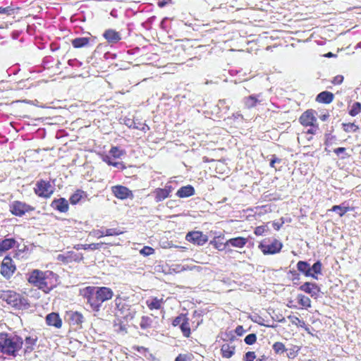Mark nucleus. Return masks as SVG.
I'll use <instances>...</instances> for the list:
<instances>
[{
	"label": "nucleus",
	"mask_w": 361,
	"mask_h": 361,
	"mask_svg": "<svg viewBox=\"0 0 361 361\" xmlns=\"http://www.w3.org/2000/svg\"><path fill=\"white\" fill-rule=\"evenodd\" d=\"M83 291V296L87 300V304L95 312H98L102 304L111 300L114 296L113 290L105 286H87Z\"/></svg>",
	"instance_id": "nucleus-1"
},
{
	"label": "nucleus",
	"mask_w": 361,
	"mask_h": 361,
	"mask_svg": "<svg viewBox=\"0 0 361 361\" xmlns=\"http://www.w3.org/2000/svg\"><path fill=\"white\" fill-rule=\"evenodd\" d=\"M23 345V339L15 334L0 333V352L7 356L16 357Z\"/></svg>",
	"instance_id": "nucleus-2"
},
{
	"label": "nucleus",
	"mask_w": 361,
	"mask_h": 361,
	"mask_svg": "<svg viewBox=\"0 0 361 361\" xmlns=\"http://www.w3.org/2000/svg\"><path fill=\"white\" fill-rule=\"evenodd\" d=\"M54 275L52 271H42L39 269H34L30 273L27 281L45 293H48L54 286L50 281V276Z\"/></svg>",
	"instance_id": "nucleus-3"
},
{
	"label": "nucleus",
	"mask_w": 361,
	"mask_h": 361,
	"mask_svg": "<svg viewBox=\"0 0 361 361\" xmlns=\"http://www.w3.org/2000/svg\"><path fill=\"white\" fill-rule=\"evenodd\" d=\"M0 299L16 310H27L30 303L25 297L11 290H0Z\"/></svg>",
	"instance_id": "nucleus-4"
},
{
	"label": "nucleus",
	"mask_w": 361,
	"mask_h": 361,
	"mask_svg": "<svg viewBox=\"0 0 361 361\" xmlns=\"http://www.w3.org/2000/svg\"><path fill=\"white\" fill-rule=\"evenodd\" d=\"M114 302L118 315L123 319L130 321L135 317L139 307L137 304L130 305L126 301H122L120 298H116Z\"/></svg>",
	"instance_id": "nucleus-5"
},
{
	"label": "nucleus",
	"mask_w": 361,
	"mask_h": 361,
	"mask_svg": "<svg viewBox=\"0 0 361 361\" xmlns=\"http://www.w3.org/2000/svg\"><path fill=\"white\" fill-rule=\"evenodd\" d=\"M282 247L283 243L276 239H274L270 244L262 242L259 245V248L265 255L279 253L281 252Z\"/></svg>",
	"instance_id": "nucleus-6"
},
{
	"label": "nucleus",
	"mask_w": 361,
	"mask_h": 361,
	"mask_svg": "<svg viewBox=\"0 0 361 361\" xmlns=\"http://www.w3.org/2000/svg\"><path fill=\"white\" fill-rule=\"evenodd\" d=\"M34 190L38 196L43 197H50L54 192L50 183L44 180H38Z\"/></svg>",
	"instance_id": "nucleus-7"
},
{
	"label": "nucleus",
	"mask_w": 361,
	"mask_h": 361,
	"mask_svg": "<svg viewBox=\"0 0 361 361\" xmlns=\"http://www.w3.org/2000/svg\"><path fill=\"white\" fill-rule=\"evenodd\" d=\"M9 210L12 214L17 216H22L26 212L33 211L34 207L20 201H14L10 204Z\"/></svg>",
	"instance_id": "nucleus-8"
},
{
	"label": "nucleus",
	"mask_w": 361,
	"mask_h": 361,
	"mask_svg": "<svg viewBox=\"0 0 361 361\" xmlns=\"http://www.w3.org/2000/svg\"><path fill=\"white\" fill-rule=\"evenodd\" d=\"M16 270V265L13 264L12 258L7 255L6 256L1 264V275L8 279L11 277Z\"/></svg>",
	"instance_id": "nucleus-9"
},
{
	"label": "nucleus",
	"mask_w": 361,
	"mask_h": 361,
	"mask_svg": "<svg viewBox=\"0 0 361 361\" xmlns=\"http://www.w3.org/2000/svg\"><path fill=\"white\" fill-rule=\"evenodd\" d=\"M56 259L64 264H68L73 262H79L83 259L82 254L74 251H68L64 254H59Z\"/></svg>",
	"instance_id": "nucleus-10"
},
{
	"label": "nucleus",
	"mask_w": 361,
	"mask_h": 361,
	"mask_svg": "<svg viewBox=\"0 0 361 361\" xmlns=\"http://www.w3.org/2000/svg\"><path fill=\"white\" fill-rule=\"evenodd\" d=\"M185 239L188 242L192 243L197 245H202L208 240L207 236L203 234L201 231L189 232L186 235Z\"/></svg>",
	"instance_id": "nucleus-11"
},
{
	"label": "nucleus",
	"mask_w": 361,
	"mask_h": 361,
	"mask_svg": "<svg viewBox=\"0 0 361 361\" xmlns=\"http://www.w3.org/2000/svg\"><path fill=\"white\" fill-rule=\"evenodd\" d=\"M299 290L309 294L312 298H317L320 292L319 286L312 282H305L299 287Z\"/></svg>",
	"instance_id": "nucleus-12"
},
{
	"label": "nucleus",
	"mask_w": 361,
	"mask_h": 361,
	"mask_svg": "<svg viewBox=\"0 0 361 361\" xmlns=\"http://www.w3.org/2000/svg\"><path fill=\"white\" fill-rule=\"evenodd\" d=\"M71 44L74 48L92 47L95 44V38L92 37H76L71 41Z\"/></svg>",
	"instance_id": "nucleus-13"
},
{
	"label": "nucleus",
	"mask_w": 361,
	"mask_h": 361,
	"mask_svg": "<svg viewBox=\"0 0 361 361\" xmlns=\"http://www.w3.org/2000/svg\"><path fill=\"white\" fill-rule=\"evenodd\" d=\"M111 191L115 197L121 200H125L128 197H133V195L131 190L123 185H115L111 188Z\"/></svg>",
	"instance_id": "nucleus-14"
},
{
	"label": "nucleus",
	"mask_w": 361,
	"mask_h": 361,
	"mask_svg": "<svg viewBox=\"0 0 361 361\" xmlns=\"http://www.w3.org/2000/svg\"><path fill=\"white\" fill-rule=\"evenodd\" d=\"M314 114V111L312 109L305 111L299 118L300 123L305 126H313L314 122L316 121Z\"/></svg>",
	"instance_id": "nucleus-15"
},
{
	"label": "nucleus",
	"mask_w": 361,
	"mask_h": 361,
	"mask_svg": "<svg viewBox=\"0 0 361 361\" xmlns=\"http://www.w3.org/2000/svg\"><path fill=\"white\" fill-rule=\"evenodd\" d=\"M247 243V239L243 237L233 238L228 240L224 244V249H227L230 246L235 247L238 248L243 247Z\"/></svg>",
	"instance_id": "nucleus-16"
},
{
	"label": "nucleus",
	"mask_w": 361,
	"mask_h": 361,
	"mask_svg": "<svg viewBox=\"0 0 361 361\" xmlns=\"http://www.w3.org/2000/svg\"><path fill=\"white\" fill-rule=\"evenodd\" d=\"M19 243L14 238L0 239V254L13 247L18 248Z\"/></svg>",
	"instance_id": "nucleus-17"
},
{
	"label": "nucleus",
	"mask_w": 361,
	"mask_h": 361,
	"mask_svg": "<svg viewBox=\"0 0 361 361\" xmlns=\"http://www.w3.org/2000/svg\"><path fill=\"white\" fill-rule=\"evenodd\" d=\"M103 37L111 44H116L121 39V34L113 29H108L103 33Z\"/></svg>",
	"instance_id": "nucleus-18"
},
{
	"label": "nucleus",
	"mask_w": 361,
	"mask_h": 361,
	"mask_svg": "<svg viewBox=\"0 0 361 361\" xmlns=\"http://www.w3.org/2000/svg\"><path fill=\"white\" fill-rule=\"evenodd\" d=\"M25 341V348H24V355H27V354L31 353L36 346L37 337V336H26L24 339Z\"/></svg>",
	"instance_id": "nucleus-19"
},
{
	"label": "nucleus",
	"mask_w": 361,
	"mask_h": 361,
	"mask_svg": "<svg viewBox=\"0 0 361 361\" xmlns=\"http://www.w3.org/2000/svg\"><path fill=\"white\" fill-rule=\"evenodd\" d=\"M66 317L71 325L79 326L84 322L83 315L79 312H68L66 313Z\"/></svg>",
	"instance_id": "nucleus-20"
},
{
	"label": "nucleus",
	"mask_w": 361,
	"mask_h": 361,
	"mask_svg": "<svg viewBox=\"0 0 361 361\" xmlns=\"http://www.w3.org/2000/svg\"><path fill=\"white\" fill-rule=\"evenodd\" d=\"M51 206L60 212H66L68 210V201L63 197L54 200Z\"/></svg>",
	"instance_id": "nucleus-21"
},
{
	"label": "nucleus",
	"mask_w": 361,
	"mask_h": 361,
	"mask_svg": "<svg viewBox=\"0 0 361 361\" xmlns=\"http://www.w3.org/2000/svg\"><path fill=\"white\" fill-rule=\"evenodd\" d=\"M104 245H116L115 243H91V244H77L74 245L73 248L79 250L80 249L83 250H99Z\"/></svg>",
	"instance_id": "nucleus-22"
},
{
	"label": "nucleus",
	"mask_w": 361,
	"mask_h": 361,
	"mask_svg": "<svg viewBox=\"0 0 361 361\" xmlns=\"http://www.w3.org/2000/svg\"><path fill=\"white\" fill-rule=\"evenodd\" d=\"M46 322L49 326H53L56 328H61L62 326V321L58 313L51 312L48 314L46 317Z\"/></svg>",
	"instance_id": "nucleus-23"
},
{
	"label": "nucleus",
	"mask_w": 361,
	"mask_h": 361,
	"mask_svg": "<svg viewBox=\"0 0 361 361\" xmlns=\"http://www.w3.org/2000/svg\"><path fill=\"white\" fill-rule=\"evenodd\" d=\"M123 233V231L120 228H106V229H99L96 231V235L98 238H102L104 236H114V235H119Z\"/></svg>",
	"instance_id": "nucleus-24"
},
{
	"label": "nucleus",
	"mask_w": 361,
	"mask_h": 361,
	"mask_svg": "<svg viewBox=\"0 0 361 361\" xmlns=\"http://www.w3.org/2000/svg\"><path fill=\"white\" fill-rule=\"evenodd\" d=\"M334 98L332 92L329 91H323L317 94L316 101L322 104H330Z\"/></svg>",
	"instance_id": "nucleus-25"
},
{
	"label": "nucleus",
	"mask_w": 361,
	"mask_h": 361,
	"mask_svg": "<svg viewBox=\"0 0 361 361\" xmlns=\"http://www.w3.org/2000/svg\"><path fill=\"white\" fill-rule=\"evenodd\" d=\"M194 194L195 189L190 185L181 187L176 192V195L180 198L188 197L193 195Z\"/></svg>",
	"instance_id": "nucleus-26"
},
{
	"label": "nucleus",
	"mask_w": 361,
	"mask_h": 361,
	"mask_svg": "<svg viewBox=\"0 0 361 361\" xmlns=\"http://www.w3.org/2000/svg\"><path fill=\"white\" fill-rule=\"evenodd\" d=\"M296 266L298 271L305 276L309 277V275H311V266L307 262L299 261Z\"/></svg>",
	"instance_id": "nucleus-27"
},
{
	"label": "nucleus",
	"mask_w": 361,
	"mask_h": 361,
	"mask_svg": "<svg viewBox=\"0 0 361 361\" xmlns=\"http://www.w3.org/2000/svg\"><path fill=\"white\" fill-rule=\"evenodd\" d=\"M235 350V347L234 345H231L227 343L222 345L221 348V355L225 358L231 357L234 355Z\"/></svg>",
	"instance_id": "nucleus-28"
},
{
	"label": "nucleus",
	"mask_w": 361,
	"mask_h": 361,
	"mask_svg": "<svg viewBox=\"0 0 361 361\" xmlns=\"http://www.w3.org/2000/svg\"><path fill=\"white\" fill-rule=\"evenodd\" d=\"M153 193L157 202L163 201L169 197L166 190L163 188H157L154 190Z\"/></svg>",
	"instance_id": "nucleus-29"
},
{
	"label": "nucleus",
	"mask_w": 361,
	"mask_h": 361,
	"mask_svg": "<svg viewBox=\"0 0 361 361\" xmlns=\"http://www.w3.org/2000/svg\"><path fill=\"white\" fill-rule=\"evenodd\" d=\"M259 103V100L256 95H250L244 99V104L247 109H251L256 106L257 104Z\"/></svg>",
	"instance_id": "nucleus-30"
},
{
	"label": "nucleus",
	"mask_w": 361,
	"mask_h": 361,
	"mask_svg": "<svg viewBox=\"0 0 361 361\" xmlns=\"http://www.w3.org/2000/svg\"><path fill=\"white\" fill-rule=\"evenodd\" d=\"M102 160L109 166H113L118 169H121V170H123L126 169V166L124 165V164L123 162L113 161L111 160V158L108 155L104 156L102 157Z\"/></svg>",
	"instance_id": "nucleus-31"
},
{
	"label": "nucleus",
	"mask_w": 361,
	"mask_h": 361,
	"mask_svg": "<svg viewBox=\"0 0 361 361\" xmlns=\"http://www.w3.org/2000/svg\"><path fill=\"white\" fill-rule=\"evenodd\" d=\"M345 202L340 204V205H334L331 209V211L337 212L338 215L341 217L343 216L346 212L350 210V208L349 207L344 206Z\"/></svg>",
	"instance_id": "nucleus-32"
},
{
	"label": "nucleus",
	"mask_w": 361,
	"mask_h": 361,
	"mask_svg": "<svg viewBox=\"0 0 361 361\" xmlns=\"http://www.w3.org/2000/svg\"><path fill=\"white\" fill-rule=\"evenodd\" d=\"M188 318L186 317L183 322L180 324V329L183 334V336L186 338L190 337V327L188 322Z\"/></svg>",
	"instance_id": "nucleus-33"
},
{
	"label": "nucleus",
	"mask_w": 361,
	"mask_h": 361,
	"mask_svg": "<svg viewBox=\"0 0 361 361\" xmlns=\"http://www.w3.org/2000/svg\"><path fill=\"white\" fill-rule=\"evenodd\" d=\"M297 299L299 305H300L303 307L307 309L311 307V300L307 296H305V295L302 294H298L297 296Z\"/></svg>",
	"instance_id": "nucleus-34"
},
{
	"label": "nucleus",
	"mask_w": 361,
	"mask_h": 361,
	"mask_svg": "<svg viewBox=\"0 0 361 361\" xmlns=\"http://www.w3.org/2000/svg\"><path fill=\"white\" fill-rule=\"evenodd\" d=\"M152 319L147 316H142L140 323V328L142 329H147L152 326Z\"/></svg>",
	"instance_id": "nucleus-35"
},
{
	"label": "nucleus",
	"mask_w": 361,
	"mask_h": 361,
	"mask_svg": "<svg viewBox=\"0 0 361 361\" xmlns=\"http://www.w3.org/2000/svg\"><path fill=\"white\" fill-rule=\"evenodd\" d=\"M272 348L276 354L279 355H281L288 350V349L286 348L284 344L281 342L274 343L272 346Z\"/></svg>",
	"instance_id": "nucleus-36"
},
{
	"label": "nucleus",
	"mask_w": 361,
	"mask_h": 361,
	"mask_svg": "<svg viewBox=\"0 0 361 361\" xmlns=\"http://www.w3.org/2000/svg\"><path fill=\"white\" fill-rule=\"evenodd\" d=\"M147 305L150 310H159L161 308V300L157 298L147 301Z\"/></svg>",
	"instance_id": "nucleus-37"
},
{
	"label": "nucleus",
	"mask_w": 361,
	"mask_h": 361,
	"mask_svg": "<svg viewBox=\"0 0 361 361\" xmlns=\"http://www.w3.org/2000/svg\"><path fill=\"white\" fill-rule=\"evenodd\" d=\"M361 111V103L356 102L353 104L349 111V114L351 116H355Z\"/></svg>",
	"instance_id": "nucleus-38"
},
{
	"label": "nucleus",
	"mask_w": 361,
	"mask_h": 361,
	"mask_svg": "<svg viewBox=\"0 0 361 361\" xmlns=\"http://www.w3.org/2000/svg\"><path fill=\"white\" fill-rule=\"evenodd\" d=\"M342 126L343 130L346 133H355L359 129L358 126L354 123H343Z\"/></svg>",
	"instance_id": "nucleus-39"
},
{
	"label": "nucleus",
	"mask_w": 361,
	"mask_h": 361,
	"mask_svg": "<svg viewBox=\"0 0 361 361\" xmlns=\"http://www.w3.org/2000/svg\"><path fill=\"white\" fill-rule=\"evenodd\" d=\"M203 311L198 310H195L192 313V319H195L192 323L197 322L196 327H197L202 322Z\"/></svg>",
	"instance_id": "nucleus-40"
},
{
	"label": "nucleus",
	"mask_w": 361,
	"mask_h": 361,
	"mask_svg": "<svg viewBox=\"0 0 361 361\" xmlns=\"http://www.w3.org/2000/svg\"><path fill=\"white\" fill-rule=\"evenodd\" d=\"M84 193L82 190H77L75 193H73L70 197V202L72 204H76L79 202L82 197V194Z\"/></svg>",
	"instance_id": "nucleus-41"
},
{
	"label": "nucleus",
	"mask_w": 361,
	"mask_h": 361,
	"mask_svg": "<svg viewBox=\"0 0 361 361\" xmlns=\"http://www.w3.org/2000/svg\"><path fill=\"white\" fill-rule=\"evenodd\" d=\"M110 154L114 158H120L126 152L119 149L118 147H112L109 151Z\"/></svg>",
	"instance_id": "nucleus-42"
},
{
	"label": "nucleus",
	"mask_w": 361,
	"mask_h": 361,
	"mask_svg": "<svg viewBox=\"0 0 361 361\" xmlns=\"http://www.w3.org/2000/svg\"><path fill=\"white\" fill-rule=\"evenodd\" d=\"M334 152L335 154H336V155H338V156H340L341 154V159H346L350 157V154L346 153V148H345V147H341L336 148L334 149Z\"/></svg>",
	"instance_id": "nucleus-43"
},
{
	"label": "nucleus",
	"mask_w": 361,
	"mask_h": 361,
	"mask_svg": "<svg viewBox=\"0 0 361 361\" xmlns=\"http://www.w3.org/2000/svg\"><path fill=\"white\" fill-rule=\"evenodd\" d=\"M322 264L319 260L316 261L311 267V272L313 271L314 274H322Z\"/></svg>",
	"instance_id": "nucleus-44"
},
{
	"label": "nucleus",
	"mask_w": 361,
	"mask_h": 361,
	"mask_svg": "<svg viewBox=\"0 0 361 361\" xmlns=\"http://www.w3.org/2000/svg\"><path fill=\"white\" fill-rule=\"evenodd\" d=\"M187 317L186 314H180L178 317H175L172 321V325L173 326H180L183 321Z\"/></svg>",
	"instance_id": "nucleus-45"
},
{
	"label": "nucleus",
	"mask_w": 361,
	"mask_h": 361,
	"mask_svg": "<svg viewBox=\"0 0 361 361\" xmlns=\"http://www.w3.org/2000/svg\"><path fill=\"white\" fill-rule=\"evenodd\" d=\"M257 341V336L255 334H250L247 335L244 339L245 343L247 345H252L254 344Z\"/></svg>",
	"instance_id": "nucleus-46"
},
{
	"label": "nucleus",
	"mask_w": 361,
	"mask_h": 361,
	"mask_svg": "<svg viewBox=\"0 0 361 361\" xmlns=\"http://www.w3.org/2000/svg\"><path fill=\"white\" fill-rule=\"evenodd\" d=\"M221 338L224 341L233 342L236 339V337L235 336V333L231 331L229 332H226L224 335V337H222Z\"/></svg>",
	"instance_id": "nucleus-47"
},
{
	"label": "nucleus",
	"mask_w": 361,
	"mask_h": 361,
	"mask_svg": "<svg viewBox=\"0 0 361 361\" xmlns=\"http://www.w3.org/2000/svg\"><path fill=\"white\" fill-rule=\"evenodd\" d=\"M299 351V348L298 346H294L293 348L288 349L286 351V355L288 358L293 359L296 357Z\"/></svg>",
	"instance_id": "nucleus-48"
},
{
	"label": "nucleus",
	"mask_w": 361,
	"mask_h": 361,
	"mask_svg": "<svg viewBox=\"0 0 361 361\" xmlns=\"http://www.w3.org/2000/svg\"><path fill=\"white\" fill-rule=\"evenodd\" d=\"M324 137H325L324 145L326 146L331 145L332 144V141L334 140H336V136L333 135L331 134V132L326 133L324 135Z\"/></svg>",
	"instance_id": "nucleus-49"
},
{
	"label": "nucleus",
	"mask_w": 361,
	"mask_h": 361,
	"mask_svg": "<svg viewBox=\"0 0 361 361\" xmlns=\"http://www.w3.org/2000/svg\"><path fill=\"white\" fill-rule=\"evenodd\" d=\"M268 231L267 226H257L255 229V234L256 235H262Z\"/></svg>",
	"instance_id": "nucleus-50"
},
{
	"label": "nucleus",
	"mask_w": 361,
	"mask_h": 361,
	"mask_svg": "<svg viewBox=\"0 0 361 361\" xmlns=\"http://www.w3.org/2000/svg\"><path fill=\"white\" fill-rule=\"evenodd\" d=\"M255 358V353L253 351H248L243 356L244 361H254Z\"/></svg>",
	"instance_id": "nucleus-51"
},
{
	"label": "nucleus",
	"mask_w": 361,
	"mask_h": 361,
	"mask_svg": "<svg viewBox=\"0 0 361 361\" xmlns=\"http://www.w3.org/2000/svg\"><path fill=\"white\" fill-rule=\"evenodd\" d=\"M154 249L149 246H145L141 250L140 254L144 256H149L150 255L153 254Z\"/></svg>",
	"instance_id": "nucleus-52"
},
{
	"label": "nucleus",
	"mask_w": 361,
	"mask_h": 361,
	"mask_svg": "<svg viewBox=\"0 0 361 361\" xmlns=\"http://www.w3.org/2000/svg\"><path fill=\"white\" fill-rule=\"evenodd\" d=\"M282 161V159H279L278 158L275 154H273L271 155V157L270 159V164H269V166L271 167V168H274L276 169V166L275 164L277 163V164H279Z\"/></svg>",
	"instance_id": "nucleus-53"
},
{
	"label": "nucleus",
	"mask_w": 361,
	"mask_h": 361,
	"mask_svg": "<svg viewBox=\"0 0 361 361\" xmlns=\"http://www.w3.org/2000/svg\"><path fill=\"white\" fill-rule=\"evenodd\" d=\"M191 357L187 354H179L175 359V361H191Z\"/></svg>",
	"instance_id": "nucleus-54"
},
{
	"label": "nucleus",
	"mask_w": 361,
	"mask_h": 361,
	"mask_svg": "<svg viewBox=\"0 0 361 361\" xmlns=\"http://www.w3.org/2000/svg\"><path fill=\"white\" fill-rule=\"evenodd\" d=\"M68 63L70 66L79 68L82 66V62L76 59H69Z\"/></svg>",
	"instance_id": "nucleus-55"
},
{
	"label": "nucleus",
	"mask_w": 361,
	"mask_h": 361,
	"mask_svg": "<svg viewBox=\"0 0 361 361\" xmlns=\"http://www.w3.org/2000/svg\"><path fill=\"white\" fill-rule=\"evenodd\" d=\"M11 11H12V9L9 6H7L5 8L0 6V14H6V15L9 16L11 14Z\"/></svg>",
	"instance_id": "nucleus-56"
},
{
	"label": "nucleus",
	"mask_w": 361,
	"mask_h": 361,
	"mask_svg": "<svg viewBox=\"0 0 361 361\" xmlns=\"http://www.w3.org/2000/svg\"><path fill=\"white\" fill-rule=\"evenodd\" d=\"M343 76L341 75H338L334 78L332 82L334 85H340L343 82Z\"/></svg>",
	"instance_id": "nucleus-57"
},
{
	"label": "nucleus",
	"mask_w": 361,
	"mask_h": 361,
	"mask_svg": "<svg viewBox=\"0 0 361 361\" xmlns=\"http://www.w3.org/2000/svg\"><path fill=\"white\" fill-rule=\"evenodd\" d=\"M245 332V330H244L243 326H241V325L238 326L235 328V331H234V333L236 334L239 336H243Z\"/></svg>",
	"instance_id": "nucleus-58"
},
{
	"label": "nucleus",
	"mask_w": 361,
	"mask_h": 361,
	"mask_svg": "<svg viewBox=\"0 0 361 361\" xmlns=\"http://www.w3.org/2000/svg\"><path fill=\"white\" fill-rule=\"evenodd\" d=\"M310 126L312 128L307 130V133L312 134V135H315L317 133V131L319 130L318 126H315L313 123V126Z\"/></svg>",
	"instance_id": "nucleus-59"
},
{
	"label": "nucleus",
	"mask_w": 361,
	"mask_h": 361,
	"mask_svg": "<svg viewBox=\"0 0 361 361\" xmlns=\"http://www.w3.org/2000/svg\"><path fill=\"white\" fill-rule=\"evenodd\" d=\"M116 54H113V53H111V52H109V51L106 52V53L104 54V58L106 60L114 59H116Z\"/></svg>",
	"instance_id": "nucleus-60"
},
{
	"label": "nucleus",
	"mask_w": 361,
	"mask_h": 361,
	"mask_svg": "<svg viewBox=\"0 0 361 361\" xmlns=\"http://www.w3.org/2000/svg\"><path fill=\"white\" fill-rule=\"evenodd\" d=\"M290 273L293 275V281H299L300 280V274L297 273L296 271H290Z\"/></svg>",
	"instance_id": "nucleus-61"
},
{
	"label": "nucleus",
	"mask_w": 361,
	"mask_h": 361,
	"mask_svg": "<svg viewBox=\"0 0 361 361\" xmlns=\"http://www.w3.org/2000/svg\"><path fill=\"white\" fill-rule=\"evenodd\" d=\"M169 2H171V0H161V1H159L158 6L160 8H163L165 6H166Z\"/></svg>",
	"instance_id": "nucleus-62"
},
{
	"label": "nucleus",
	"mask_w": 361,
	"mask_h": 361,
	"mask_svg": "<svg viewBox=\"0 0 361 361\" xmlns=\"http://www.w3.org/2000/svg\"><path fill=\"white\" fill-rule=\"evenodd\" d=\"M283 224V221H282L281 223L274 222L273 227L275 230L279 231L281 228V227L282 226Z\"/></svg>",
	"instance_id": "nucleus-63"
},
{
	"label": "nucleus",
	"mask_w": 361,
	"mask_h": 361,
	"mask_svg": "<svg viewBox=\"0 0 361 361\" xmlns=\"http://www.w3.org/2000/svg\"><path fill=\"white\" fill-rule=\"evenodd\" d=\"M164 190H166L167 192V195L169 197V195L170 193L172 192L173 190V187L171 185H166L164 188H163Z\"/></svg>",
	"instance_id": "nucleus-64"
}]
</instances>
